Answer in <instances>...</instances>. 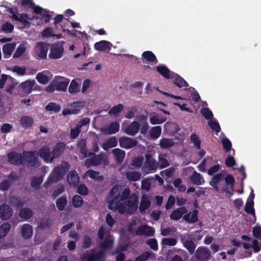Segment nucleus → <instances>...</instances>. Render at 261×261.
I'll return each mask as SVG.
<instances>
[{"label":"nucleus","mask_w":261,"mask_h":261,"mask_svg":"<svg viewBox=\"0 0 261 261\" xmlns=\"http://www.w3.org/2000/svg\"><path fill=\"white\" fill-rule=\"evenodd\" d=\"M26 50V47L22 44H20L16 50L13 55L14 58H17L20 57Z\"/></svg>","instance_id":"0e129e2a"},{"label":"nucleus","mask_w":261,"mask_h":261,"mask_svg":"<svg viewBox=\"0 0 261 261\" xmlns=\"http://www.w3.org/2000/svg\"><path fill=\"white\" fill-rule=\"evenodd\" d=\"M83 199L82 197L78 195H74L72 199V203L74 207L79 208L83 204Z\"/></svg>","instance_id":"3c124183"},{"label":"nucleus","mask_w":261,"mask_h":261,"mask_svg":"<svg viewBox=\"0 0 261 261\" xmlns=\"http://www.w3.org/2000/svg\"><path fill=\"white\" fill-rule=\"evenodd\" d=\"M112 46V43L106 40H101L96 42L94 45L96 50L101 51H109L111 49Z\"/></svg>","instance_id":"6ab92c4d"},{"label":"nucleus","mask_w":261,"mask_h":261,"mask_svg":"<svg viewBox=\"0 0 261 261\" xmlns=\"http://www.w3.org/2000/svg\"><path fill=\"white\" fill-rule=\"evenodd\" d=\"M181 243L183 246L188 251L190 254H193L196 247L192 235L188 233H185L179 236Z\"/></svg>","instance_id":"0eeeda50"},{"label":"nucleus","mask_w":261,"mask_h":261,"mask_svg":"<svg viewBox=\"0 0 261 261\" xmlns=\"http://www.w3.org/2000/svg\"><path fill=\"white\" fill-rule=\"evenodd\" d=\"M36 83L34 80L33 81H26L18 86V91L20 94L24 95H27L31 93L33 89L36 88L34 87Z\"/></svg>","instance_id":"9d476101"},{"label":"nucleus","mask_w":261,"mask_h":261,"mask_svg":"<svg viewBox=\"0 0 261 261\" xmlns=\"http://www.w3.org/2000/svg\"><path fill=\"white\" fill-rule=\"evenodd\" d=\"M65 167L62 166L55 167L53 172L49 175L47 181L44 184V187L46 188L50 186L53 183L57 182L61 179L63 175L68 170L69 164L64 162Z\"/></svg>","instance_id":"423d86ee"},{"label":"nucleus","mask_w":261,"mask_h":261,"mask_svg":"<svg viewBox=\"0 0 261 261\" xmlns=\"http://www.w3.org/2000/svg\"><path fill=\"white\" fill-rule=\"evenodd\" d=\"M140 129V124L137 121L131 122L125 129L124 133L130 136H135L138 133Z\"/></svg>","instance_id":"aec40b11"},{"label":"nucleus","mask_w":261,"mask_h":261,"mask_svg":"<svg viewBox=\"0 0 261 261\" xmlns=\"http://www.w3.org/2000/svg\"><path fill=\"white\" fill-rule=\"evenodd\" d=\"M42 182L43 178L42 177L33 176L31 179V186L33 188L37 190Z\"/></svg>","instance_id":"603ef678"},{"label":"nucleus","mask_w":261,"mask_h":261,"mask_svg":"<svg viewBox=\"0 0 261 261\" xmlns=\"http://www.w3.org/2000/svg\"><path fill=\"white\" fill-rule=\"evenodd\" d=\"M151 202L149 198L145 195H142L140 201L139 211L141 213L144 212L150 206Z\"/></svg>","instance_id":"cd10ccee"},{"label":"nucleus","mask_w":261,"mask_h":261,"mask_svg":"<svg viewBox=\"0 0 261 261\" xmlns=\"http://www.w3.org/2000/svg\"><path fill=\"white\" fill-rule=\"evenodd\" d=\"M77 192L82 195H87L88 194L89 190L85 185L81 184L77 186Z\"/></svg>","instance_id":"338daca9"},{"label":"nucleus","mask_w":261,"mask_h":261,"mask_svg":"<svg viewBox=\"0 0 261 261\" xmlns=\"http://www.w3.org/2000/svg\"><path fill=\"white\" fill-rule=\"evenodd\" d=\"M145 158L146 159L144 166L145 170L150 172L156 171L159 166V163L152 158L151 154L148 152L145 154Z\"/></svg>","instance_id":"1a4fd4ad"},{"label":"nucleus","mask_w":261,"mask_h":261,"mask_svg":"<svg viewBox=\"0 0 261 261\" xmlns=\"http://www.w3.org/2000/svg\"><path fill=\"white\" fill-rule=\"evenodd\" d=\"M124 108V106L121 103L113 106L109 111L110 115L117 116Z\"/></svg>","instance_id":"8fccbe9b"},{"label":"nucleus","mask_w":261,"mask_h":261,"mask_svg":"<svg viewBox=\"0 0 261 261\" xmlns=\"http://www.w3.org/2000/svg\"><path fill=\"white\" fill-rule=\"evenodd\" d=\"M105 256V253L103 251H99L97 253L87 254L85 255L84 258L87 261H99L102 259Z\"/></svg>","instance_id":"b1692460"},{"label":"nucleus","mask_w":261,"mask_h":261,"mask_svg":"<svg viewBox=\"0 0 261 261\" xmlns=\"http://www.w3.org/2000/svg\"><path fill=\"white\" fill-rule=\"evenodd\" d=\"M108 207L111 210H117L120 214L125 213L129 215L134 214L138 207V198L136 194H130L129 188H125L122 191L119 185L114 186L109 192Z\"/></svg>","instance_id":"f257e3e1"},{"label":"nucleus","mask_w":261,"mask_h":261,"mask_svg":"<svg viewBox=\"0 0 261 261\" xmlns=\"http://www.w3.org/2000/svg\"><path fill=\"white\" fill-rule=\"evenodd\" d=\"M77 146L79 149L80 153L85 157L88 155L87 148L86 146V139H81L77 143Z\"/></svg>","instance_id":"58836bf2"},{"label":"nucleus","mask_w":261,"mask_h":261,"mask_svg":"<svg viewBox=\"0 0 261 261\" xmlns=\"http://www.w3.org/2000/svg\"><path fill=\"white\" fill-rule=\"evenodd\" d=\"M208 125L216 133H219L221 130L220 126L216 120H210L208 122Z\"/></svg>","instance_id":"e2e57ef3"},{"label":"nucleus","mask_w":261,"mask_h":261,"mask_svg":"<svg viewBox=\"0 0 261 261\" xmlns=\"http://www.w3.org/2000/svg\"><path fill=\"white\" fill-rule=\"evenodd\" d=\"M153 253L152 251H145L135 258V261H146Z\"/></svg>","instance_id":"864d4df0"},{"label":"nucleus","mask_w":261,"mask_h":261,"mask_svg":"<svg viewBox=\"0 0 261 261\" xmlns=\"http://www.w3.org/2000/svg\"><path fill=\"white\" fill-rule=\"evenodd\" d=\"M119 145L125 149H130L137 145L138 141L127 137H121L119 140Z\"/></svg>","instance_id":"ddd939ff"},{"label":"nucleus","mask_w":261,"mask_h":261,"mask_svg":"<svg viewBox=\"0 0 261 261\" xmlns=\"http://www.w3.org/2000/svg\"><path fill=\"white\" fill-rule=\"evenodd\" d=\"M190 180L193 184L197 186L201 185L204 182V180L201 174L195 171L190 176Z\"/></svg>","instance_id":"bb28decb"},{"label":"nucleus","mask_w":261,"mask_h":261,"mask_svg":"<svg viewBox=\"0 0 261 261\" xmlns=\"http://www.w3.org/2000/svg\"><path fill=\"white\" fill-rule=\"evenodd\" d=\"M56 203L58 210L60 211H63L67 203L66 196H61L60 198L57 199Z\"/></svg>","instance_id":"79ce46f5"},{"label":"nucleus","mask_w":261,"mask_h":261,"mask_svg":"<svg viewBox=\"0 0 261 261\" xmlns=\"http://www.w3.org/2000/svg\"><path fill=\"white\" fill-rule=\"evenodd\" d=\"M48 50V45L43 42H38L35 49L36 54L38 57L42 59H45L46 58Z\"/></svg>","instance_id":"4468645a"},{"label":"nucleus","mask_w":261,"mask_h":261,"mask_svg":"<svg viewBox=\"0 0 261 261\" xmlns=\"http://www.w3.org/2000/svg\"><path fill=\"white\" fill-rule=\"evenodd\" d=\"M200 113L206 119L210 121L213 118L214 115L208 108H203L200 110Z\"/></svg>","instance_id":"5fc2aeb1"},{"label":"nucleus","mask_w":261,"mask_h":261,"mask_svg":"<svg viewBox=\"0 0 261 261\" xmlns=\"http://www.w3.org/2000/svg\"><path fill=\"white\" fill-rule=\"evenodd\" d=\"M194 257L195 261H208L212 256L208 248L199 246L196 250Z\"/></svg>","instance_id":"6e6552de"},{"label":"nucleus","mask_w":261,"mask_h":261,"mask_svg":"<svg viewBox=\"0 0 261 261\" xmlns=\"http://www.w3.org/2000/svg\"><path fill=\"white\" fill-rule=\"evenodd\" d=\"M142 58L150 63H158V60L154 54L151 51H145L142 54Z\"/></svg>","instance_id":"4c0bfd02"},{"label":"nucleus","mask_w":261,"mask_h":261,"mask_svg":"<svg viewBox=\"0 0 261 261\" xmlns=\"http://www.w3.org/2000/svg\"><path fill=\"white\" fill-rule=\"evenodd\" d=\"M19 216L20 218L28 220L31 218L33 216V211L28 207H24L20 209L19 211Z\"/></svg>","instance_id":"2f4dec72"},{"label":"nucleus","mask_w":261,"mask_h":261,"mask_svg":"<svg viewBox=\"0 0 261 261\" xmlns=\"http://www.w3.org/2000/svg\"><path fill=\"white\" fill-rule=\"evenodd\" d=\"M21 233L24 238H30L33 234L32 227L29 224H24L22 226Z\"/></svg>","instance_id":"72a5a7b5"},{"label":"nucleus","mask_w":261,"mask_h":261,"mask_svg":"<svg viewBox=\"0 0 261 261\" xmlns=\"http://www.w3.org/2000/svg\"><path fill=\"white\" fill-rule=\"evenodd\" d=\"M154 233V228L147 225H141L136 230V234L139 236L145 235L147 237H151L153 236Z\"/></svg>","instance_id":"2eb2a0df"},{"label":"nucleus","mask_w":261,"mask_h":261,"mask_svg":"<svg viewBox=\"0 0 261 261\" xmlns=\"http://www.w3.org/2000/svg\"><path fill=\"white\" fill-rule=\"evenodd\" d=\"M15 47V43H9L5 44L3 47L4 57L6 58H9L12 55Z\"/></svg>","instance_id":"c85d7f7f"},{"label":"nucleus","mask_w":261,"mask_h":261,"mask_svg":"<svg viewBox=\"0 0 261 261\" xmlns=\"http://www.w3.org/2000/svg\"><path fill=\"white\" fill-rule=\"evenodd\" d=\"M65 149L66 144L62 142L57 143L51 151L53 160H54L55 159L59 158L61 154L64 152Z\"/></svg>","instance_id":"a211bd4d"},{"label":"nucleus","mask_w":261,"mask_h":261,"mask_svg":"<svg viewBox=\"0 0 261 261\" xmlns=\"http://www.w3.org/2000/svg\"><path fill=\"white\" fill-rule=\"evenodd\" d=\"M64 49L63 46L59 44L54 45L50 48L48 57L52 59H58L63 55Z\"/></svg>","instance_id":"f8f14e48"},{"label":"nucleus","mask_w":261,"mask_h":261,"mask_svg":"<svg viewBox=\"0 0 261 261\" xmlns=\"http://www.w3.org/2000/svg\"><path fill=\"white\" fill-rule=\"evenodd\" d=\"M36 78L39 83L43 85L46 84L49 80L48 76L44 74L43 72L38 73Z\"/></svg>","instance_id":"13d9d810"},{"label":"nucleus","mask_w":261,"mask_h":261,"mask_svg":"<svg viewBox=\"0 0 261 261\" xmlns=\"http://www.w3.org/2000/svg\"><path fill=\"white\" fill-rule=\"evenodd\" d=\"M187 212L185 206H181L174 210L170 214V219L175 221L180 219L182 216Z\"/></svg>","instance_id":"412c9836"},{"label":"nucleus","mask_w":261,"mask_h":261,"mask_svg":"<svg viewBox=\"0 0 261 261\" xmlns=\"http://www.w3.org/2000/svg\"><path fill=\"white\" fill-rule=\"evenodd\" d=\"M7 157L8 161L11 164L19 166L24 164L31 170L38 168L41 164L35 150H23L22 153L13 151L7 154Z\"/></svg>","instance_id":"f03ea898"},{"label":"nucleus","mask_w":261,"mask_h":261,"mask_svg":"<svg viewBox=\"0 0 261 261\" xmlns=\"http://www.w3.org/2000/svg\"><path fill=\"white\" fill-rule=\"evenodd\" d=\"M165 117L158 114L153 115L149 119L150 123L152 125L162 124L166 120Z\"/></svg>","instance_id":"e433bc0d"},{"label":"nucleus","mask_w":261,"mask_h":261,"mask_svg":"<svg viewBox=\"0 0 261 261\" xmlns=\"http://www.w3.org/2000/svg\"><path fill=\"white\" fill-rule=\"evenodd\" d=\"M173 83L179 88H187L189 86L188 83L178 74L172 72L170 79Z\"/></svg>","instance_id":"dca6fc26"},{"label":"nucleus","mask_w":261,"mask_h":261,"mask_svg":"<svg viewBox=\"0 0 261 261\" xmlns=\"http://www.w3.org/2000/svg\"><path fill=\"white\" fill-rule=\"evenodd\" d=\"M118 144V140L115 137H112L102 144V148L107 150L110 148L116 147Z\"/></svg>","instance_id":"f704fd0d"},{"label":"nucleus","mask_w":261,"mask_h":261,"mask_svg":"<svg viewBox=\"0 0 261 261\" xmlns=\"http://www.w3.org/2000/svg\"><path fill=\"white\" fill-rule=\"evenodd\" d=\"M174 145V142L172 139L163 138L160 141V145L163 148H169Z\"/></svg>","instance_id":"37998d69"},{"label":"nucleus","mask_w":261,"mask_h":261,"mask_svg":"<svg viewBox=\"0 0 261 261\" xmlns=\"http://www.w3.org/2000/svg\"><path fill=\"white\" fill-rule=\"evenodd\" d=\"M85 105L84 101H76L71 103L70 106V108L74 112H76V114L78 113L79 111L83 108Z\"/></svg>","instance_id":"6e6d98bb"},{"label":"nucleus","mask_w":261,"mask_h":261,"mask_svg":"<svg viewBox=\"0 0 261 261\" xmlns=\"http://www.w3.org/2000/svg\"><path fill=\"white\" fill-rule=\"evenodd\" d=\"M198 212L197 210H194L192 212L185 215L183 217L184 219L189 223H194L198 221Z\"/></svg>","instance_id":"393cba45"},{"label":"nucleus","mask_w":261,"mask_h":261,"mask_svg":"<svg viewBox=\"0 0 261 261\" xmlns=\"http://www.w3.org/2000/svg\"><path fill=\"white\" fill-rule=\"evenodd\" d=\"M254 201L252 200L248 199L246 202L244 211L248 214L253 215L255 216V210L254 208Z\"/></svg>","instance_id":"c03bdc74"},{"label":"nucleus","mask_w":261,"mask_h":261,"mask_svg":"<svg viewBox=\"0 0 261 261\" xmlns=\"http://www.w3.org/2000/svg\"><path fill=\"white\" fill-rule=\"evenodd\" d=\"M11 226L9 223H4L0 226V239L4 238L9 231Z\"/></svg>","instance_id":"4d7b16f0"},{"label":"nucleus","mask_w":261,"mask_h":261,"mask_svg":"<svg viewBox=\"0 0 261 261\" xmlns=\"http://www.w3.org/2000/svg\"><path fill=\"white\" fill-rule=\"evenodd\" d=\"M12 215V210L10 206L3 204L0 206V218L3 220L9 219Z\"/></svg>","instance_id":"f3484780"},{"label":"nucleus","mask_w":261,"mask_h":261,"mask_svg":"<svg viewBox=\"0 0 261 261\" xmlns=\"http://www.w3.org/2000/svg\"><path fill=\"white\" fill-rule=\"evenodd\" d=\"M112 153L118 163L120 164L122 163L125 155L124 151L119 148H115L112 150Z\"/></svg>","instance_id":"7c9ffc66"},{"label":"nucleus","mask_w":261,"mask_h":261,"mask_svg":"<svg viewBox=\"0 0 261 261\" xmlns=\"http://www.w3.org/2000/svg\"><path fill=\"white\" fill-rule=\"evenodd\" d=\"M29 17L28 15L26 13L19 14L18 17L16 19L15 21H19L21 22L24 27L29 25L30 22L29 21Z\"/></svg>","instance_id":"a18cd8bd"},{"label":"nucleus","mask_w":261,"mask_h":261,"mask_svg":"<svg viewBox=\"0 0 261 261\" xmlns=\"http://www.w3.org/2000/svg\"><path fill=\"white\" fill-rule=\"evenodd\" d=\"M68 91L70 93L75 94L80 91L79 85L75 80L71 81L68 88Z\"/></svg>","instance_id":"052dcab7"},{"label":"nucleus","mask_w":261,"mask_h":261,"mask_svg":"<svg viewBox=\"0 0 261 261\" xmlns=\"http://www.w3.org/2000/svg\"><path fill=\"white\" fill-rule=\"evenodd\" d=\"M114 243V240L111 238H106L100 244V247L103 250L109 249L112 248Z\"/></svg>","instance_id":"bf43d9fd"},{"label":"nucleus","mask_w":261,"mask_h":261,"mask_svg":"<svg viewBox=\"0 0 261 261\" xmlns=\"http://www.w3.org/2000/svg\"><path fill=\"white\" fill-rule=\"evenodd\" d=\"M21 5L22 6L32 9L34 13L41 16V18H44V22L45 23L49 22L51 18L52 15L50 14L51 12L36 5L33 0H22Z\"/></svg>","instance_id":"20e7f679"},{"label":"nucleus","mask_w":261,"mask_h":261,"mask_svg":"<svg viewBox=\"0 0 261 261\" xmlns=\"http://www.w3.org/2000/svg\"><path fill=\"white\" fill-rule=\"evenodd\" d=\"M36 154L42 158L46 163H52L54 161L52 158V152L50 149L47 145H44L41 147Z\"/></svg>","instance_id":"9b49d317"},{"label":"nucleus","mask_w":261,"mask_h":261,"mask_svg":"<svg viewBox=\"0 0 261 261\" xmlns=\"http://www.w3.org/2000/svg\"><path fill=\"white\" fill-rule=\"evenodd\" d=\"M120 125L117 122H111L109 126L105 128V132L108 134H114L119 130Z\"/></svg>","instance_id":"c9c22d12"},{"label":"nucleus","mask_w":261,"mask_h":261,"mask_svg":"<svg viewBox=\"0 0 261 261\" xmlns=\"http://www.w3.org/2000/svg\"><path fill=\"white\" fill-rule=\"evenodd\" d=\"M162 133V127L160 126L152 127L149 130V136L153 139H158Z\"/></svg>","instance_id":"ea45409f"},{"label":"nucleus","mask_w":261,"mask_h":261,"mask_svg":"<svg viewBox=\"0 0 261 261\" xmlns=\"http://www.w3.org/2000/svg\"><path fill=\"white\" fill-rule=\"evenodd\" d=\"M224 180L226 186L225 188L222 190L228 195H232L233 194V187L235 184V179L234 177L230 174H227L224 177V174L222 173H218L215 175L211 179L209 184L217 192L219 191L218 184L221 181Z\"/></svg>","instance_id":"7ed1b4c3"},{"label":"nucleus","mask_w":261,"mask_h":261,"mask_svg":"<svg viewBox=\"0 0 261 261\" xmlns=\"http://www.w3.org/2000/svg\"><path fill=\"white\" fill-rule=\"evenodd\" d=\"M92 155H94L88 160L89 163L91 165H100L105 160L102 154L95 155L93 152H89L88 153V156H90Z\"/></svg>","instance_id":"4be33fe9"},{"label":"nucleus","mask_w":261,"mask_h":261,"mask_svg":"<svg viewBox=\"0 0 261 261\" xmlns=\"http://www.w3.org/2000/svg\"><path fill=\"white\" fill-rule=\"evenodd\" d=\"M19 122L22 127L28 129L32 127L34 123V120L30 116H23L20 118Z\"/></svg>","instance_id":"a878e982"},{"label":"nucleus","mask_w":261,"mask_h":261,"mask_svg":"<svg viewBox=\"0 0 261 261\" xmlns=\"http://www.w3.org/2000/svg\"><path fill=\"white\" fill-rule=\"evenodd\" d=\"M9 202L12 206L20 208L23 206L24 201L20 197L13 196L10 197Z\"/></svg>","instance_id":"c756f323"},{"label":"nucleus","mask_w":261,"mask_h":261,"mask_svg":"<svg viewBox=\"0 0 261 261\" xmlns=\"http://www.w3.org/2000/svg\"><path fill=\"white\" fill-rule=\"evenodd\" d=\"M146 244L154 251L158 250L157 240L155 238L149 239L147 241Z\"/></svg>","instance_id":"69168bd1"},{"label":"nucleus","mask_w":261,"mask_h":261,"mask_svg":"<svg viewBox=\"0 0 261 261\" xmlns=\"http://www.w3.org/2000/svg\"><path fill=\"white\" fill-rule=\"evenodd\" d=\"M166 154H160L159 155V164L160 169H163L169 165L168 161L166 158Z\"/></svg>","instance_id":"09e8293b"},{"label":"nucleus","mask_w":261,"mask_h":261,"mask_svg":"<svg viewBox=\"0 0 261 261\" xmlns=\"http://www.w3.org/2000/svg\"><path fill=\"white\" fill-rule=\"evenodd\" d=\"M69 83V80L60 76H56L46 87L45 91L53 93L55 91H65Z\"/></svg>","instance_id":"39448f33"},{"label":"nucleus","mask_w":261,"mask_h":261,"mask_svg":"<svg viewBox=\"0 0 261 261\" xmlns=\"http://www.w3.org/2000/svg\"><path fill=\"white\" fill-rule=\"evenodd\" d=\"M162 244L163 245L173 246L177 243V240L175 238H164L162 240Z\"/></svg>","instance_id":"680f3d73"},{"label":"nucleus","mask_w":261,"mask_h":261,"mask_svg":"<svg viewBox=\"0 0 261 261\" xmlns=\"http://www.w3.org/2000/svg\"><path fill=\"white\" fill-rule=\"evenodd\" d=\"M156 71L164 77L167 79H170L171 76V73L169 69L165 65L158 66L156 68Z\"/></svg>","instance_id":"473e14b6"},{"label":"nucleus","mask_w":261,"mask_h":261,"mask_svg":"<svg viewBox=\"0 0 261 261\" xmlns=\"http://www.w3.org/2000/svg\"><path fill=\"white\" fill-rule=\"evenodd\" d=\"M47 111L58 113L61 110V107L55 102H50L45 107Z\"/></svg>","instance_id":"49530a36"},{"label":"nucleus","mask_w":261,"mask_h":261,"mask_svg":"<svg viewBox=\"0 0 261 261\" xmlns=\"http://www.w3.org/2000/svg\"><path fill=\"white\" fill-rule=\"evenodd\" d=\"M253 236L261 241V226H255L253 228Z\"/></svg>","instance_id":"774afa93"},{"label":"nucleus","mask_w":261,"mask_h":261,"mask_svg":"<svg viewBox=\"0 0 261 261\" xmlns=\"http://www.w3.org/2000/svg\"><path fill=\"white\" fill-rule=\"evenodd\" d=\"M141 174L137 171H129L126 173V178L131 181H136L140 179Z\"/></svg>","instance_id":"a19ab883"},{"label":"nucleus","mask_w":261,"mask_h":261,"mask_svg":"<svg viewBox=\"0 0 261 261\" xmlns=\"http://www.w3.org/2000/svg\"><path fill=\"white\" fill-rule=\"evenodd\" d=\"M190 140L197 149H200L201 140L198 135L194 133L192 134L190 136Z\"/></svg>","instance_id":"de8ad7c7"},{"label":"nucleus","mask_w":261,"mask_h":261,"mask_svg":"<svg viewBox=\"0 0 261 261\" xmlns=\"http://www.w3.org/2000/svg\"><path fill=\"white\" fill-rule=\"evenodd\" d=\"M80 178L77 172L74 171H71L67 176V181L71 186L77 187L79 183Z\"/></svg>","instance_id":"5701e85b"}]
</instances>
